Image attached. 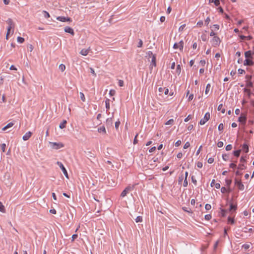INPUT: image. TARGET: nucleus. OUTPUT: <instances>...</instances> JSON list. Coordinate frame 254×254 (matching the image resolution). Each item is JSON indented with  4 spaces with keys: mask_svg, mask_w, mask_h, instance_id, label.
I'll list each match as a JSON object with an SVG mask.
<instances>
[{
    "mask_svg": "<svg viewBox=\"0 0 254 254\" xmlns=\"http://www.w3.org/2000/svg\"><path fill=\"white\" fill-rule=\"evenodd\" d=\"M116 94V91L115 90L112 89L109 92V94L111 96H114Z\"/></svg>",
    "mask_w": 254,
    "mask_h": 254,
    "instance_id": "obj_45",
    "label": "nucleus"
},
{
    "mask_svg": "<svg viewBox=\"0 0 254 254\" xmlns=\"http://www.w3.org/2000/svg\"><path fill=\"white\" fill-rule=\"evenodd\" d=\"M112 180V182H111L110 181L108 176H107V177L105 176L104 177H102L101 179L99 180L100 182H103V183L106 184L108 186H113L115 185V182L114 180Z\"/></svg>",
    "mask_w": 254,
    "mask_h": 254,
    "instance_id": "obj_1",
    "label": "nucleus"
},
{
    "mask_svg": "<svg viewBox=\"0 0 254 254\" xmlns=\"http://www.w3.org/2000/svg\"><path fill=\"white\" fill-rule=\"evenodd\" d=\"M43 12L44 13V16L45 18H47L50 17L49 13L48 12H47L46 11H43Z\"/></svg>",
    "mask_w": 254,
    "mask_h": 254,
    "instance_id": "obj_39",
    "label": "nucleus"
},
{
    "mask_svg": "<svg viewBox=\"0 0 254 254\" xmlns=\"http://www.w3.org/2000/svg\"><path fill=\"white\" fill-rule=\"evenodd\" d=\"M235 185L238 187V188L240 190H244V186L242 184L241 182V179H239L238 178H236L235 179Z\"/></svg>",
    "mask_w": 254,
    "mask_h": 254,
    "instance_id": "obj_2",
    "label": "nucleus"
},
{
    "mask_svg": "<svg viewBox=\"0 0 254 254\" xmlns=\"http://www.w3.org/2000/svg\"><path fill=\"white\" fill-rule=\"evenodd\" d=\"M242 247L245 250L248 249L250 248V245L249 244H244L243 245Z\"/></svg>",
    "mask_w": 254,
    "mask_h": 254,
    "instance_id": "obj_54",
    "label": "nucleus"
},
{
    "mask_svg": "<svg viewBox=\"0 0 254 254\" xmlns=\"http://www.w3.org/2000/svg\"><path fill=\"white\" fill-rule=\"evenodd\" d=\"M6 23L8 24V30L13 29L14 27V23H13L12 20L11 18H8L6 20Z\"/></svg>",
    "mask_w": 254,
    "mask_h": 254,
    "instance_id": "obj_7",
    "label": "nucleus"
},
{
    "mask_svg": "<svg viewBox=\"0 0 254 254\" xmlns=\"http://www.w3.org/2000/svg\"><path fill=\"white\" fill-rule=\"evenodd\" d=\"M90 72L94 76H96V73L94 71V70L93 68L92 67H90Z\"/></svg>",
    "mask_w": 254,
    "mask_h": 254,
    "instance_id": "obj_51",
    "label": "nucleus"
},
{
    "mask_svg": "<svg viewBox=\"0 0 254 254\" xmlns=\"http://www.w3.org/2000/svg\"><path fill=\"white\" fill-rule=\"evenodd\" d=\"M190 146V144L189 142H187L184 145V148L187 149Z\"/></svg>",
    "mask_w": 254,
    "mask_h": 254,
    "instance_id": "obj_50",
    "label": "nucleus"
},
{
    "mask_svg": "<svg viewBox=\"0 0 254 254\" xmlns=\"http://www.w3.org/2000/svg\"><path fill=\"white\" fill-rule=\"evenodd\" d=\"M59 69L62 71H64L65 69V66L63 64H61L59 65Z\"/></svg>",
    "mask_w": 254,
    "mask_h": 254,
    "instance_id": "obj_33",
    "label": "nucleus"
},
{
    "mask_svg": "<svg viewBox=\"0 0 254 254\" xmlns=\"http://www.w3.org/2000/svg\"><path fill=\"white\" fill-rule=\"evenodd\" d=\"M210 119L209 113H206L203 119H201L199 122V124L201 125H204L206 122H207Z\"/></svg>",
    "mask_w": 254,
    "mask_h": 254,
    "instance_id": "obj_4",
    "label": "nucleus"
},
{
    "mask_svg": "<svg viewBox=\"0 0 254 254\" xmlns=\"http://www.w3.org/2000/svg\"><path fill=\"white\" fill-rule=\"evenodd\" d=\"M120 125V122L119 121H118L115 123V127L116 129L118 128Z\"/></svg>",
    "mask_w": 254,
    "mask_h": 254,
    "instance_id": "obj_52",
    "label": "nucleus"
},
{
    "mask_svg": "<svg viewBox=\"0 0 254 254\" xmlns=\"http://www.w3.org/2000/svg\"><path fill=\"white\" fill-rule=\"evenodd\" d=\"M77 238V234H73L72 236V239H71V241L72 242H73L74 240L76 239Z\"/></svg>",
    "mask_w": 254,
    "mask_h": 254,
    "instance_id": "obj_56",
    "label": "nucleus"
},
{
    "mask_svg": "<svg viewBox=\"0 0 254 254\" xmlns=\"http://www.w3.org/2000/svg\"><path fill=\"white\" fill-rule=\"evenodd\" d=\"M80 97L81 100L82 101L84 102L85 101V98L84 95L82 92L80 93Z\"/></svg>",
    "mask_w": 254,
    "mask_h": 254,
    "instance_id": "obj_37",
    "label": "nucleus"
},
{
    "mask_svg": "<svg viewBox=\"0 0 254 254\" xmlns=\"http://www.w3.org/2000/svg\"><path fill=\"white\" fill-rule=\"evenodd\" d=\"M24 41V39L21 37H17V42L20 43H22Z\"/></svg>",
    "mask_w": 254,
    "mask_h": 254,
    "instance_id": "obj_35",
    "label": "nucleus"
},
{
    "mask_svg": "<svg viewBox=\"0 0 254 254\" xmlns=\"http://www.w3.org/2000/svg\"><path fill=\"white\" fill-rule=\"evenodd\" d=\"M205 208L206 209V210H209L211 208V206L209 204H206L205 205Z\"/></svg>",
    "mask_w": 254,
    "mask_h": 254,
    "instance_id": "obj_43",
    "label": "nucleus"
},
{
    "mask_svg": "<svg viewBox=\"0 0 254 254\" xmlns=\"http://www.w3.org/2000/svg\"><path fill=\"white\" fill-rule=\"evenodd\" d=\"M211 218V215L210 214H207L205 215V219L206 220H209Z\"/></svg>",
    "mask_w": 254,
    "mask_h": 254,
    "instance_id": "obj_46",
    "label": "nucleus"
},
{
    "mask_svg": "<svg viewBox=\"0 0 254 254\" xmlns=\"http://www.w3.org/2000/svg\"><path fill=\"white\" fill-rule=\"evenodd\" d=\"M129 192V191L126 189L122 192L121 194V197H124L127 195V194Z\"/></svg>",
    "mask_w": 254,
    "mask_h": 254,
    "instance_id": "obj_21",
    "label": "nucleus"
},
{
    "mask_svg": "<svg viewBox=\"0 0 254 254\" xmlns=\"http://www.w3.org/2000/svg\"><path fill=\"white\" fill-rule=\"evenodd\" d=\"M57 19L62 22H71L72 21L70 18L68 17H65L64 16H58L57 17Z\"/></svg>",
    "mask_w": 254,
    "mask_h": 254,
    "instance_id": "obj_6",
    "label": "nucleus"
},
{
    "mask_svg": "<svg viewBox=\"0 0 254 254\" xmlns=\"http://www.w3.org/2000/svg\"><path fill=\"white\" fill-rule=\"evenodd\" d=\"M90 51V48L87 49H82L81 50L80 54L83 56H86L88 54Z\"/></svg>",
    "mask_w": 254,
    "mask_h": 254,
    "instance_id": "obj_13",
    "label": "nucleus"
},
{
    "mask_svg": "<svg viewBox=\"0 0 254 254\" xmlns=\"http://www.w3.org/2000/svg\"><path fill=\"white\" fill-rule=\"evenodd\" d=\"M179 49L181 51H182L184 48V42L183 41L181 40L179 43Z\"/></svg>",
    "mask_w": 254,
    "mask_h": 254,
    "instance_id": "obj_28",
    "label": "nucleus"
},
{
    "mask_svg": "<svg viewBox=\"0 0 254 254\" xmlns=\"http://www.w3.org/2000/svg\"><path fill=\"white\" fill-rule=\"evenodd\" d=\"M199 63L202 66H204L206 63L205 60H202L200 61Z\"/></svg>",
    "mask_w": 254,
    "mask_h": 254,
    "instance_id": "obj_59",
    "label": "nucleus"
},
{
    "mask_svg": "<svg viewBox=\"0 0 254 254\" xmlns=\"http://www.w3.org/2000/svg\"><path fill=\"white\" fill-rule=\"evenodd\" d=\"M217 109L218 111H220L222 113H224L225 112V109L223 108L222 104H221L218 106Z\"/></svg>",
    "mask_w": 254,
    "mask_h": 254,
    "instance_id": "obj_23",
    "label": "nucleus"
},
{
    "mask_svg": "<svg viewBox=\"0 0 254 254\" xmlns=\"http://www.w3.org/2000/svg\"><path fill=\"white\" fill-rule=\"evenodd\" d=\"M237 208V204H234L233 203H231L230 205V208L228 210L229 211H232L233 210L235 211Z\"/></svg>",
    "mask_w": 254,
    "mask_h": 254,
    "instance_id": "obj_16",
    "label": "nucleus"
},
{
    "mask_svg": "<svg viewBox=\"0 0 254 254\" xmlns=\"http://www.w3.org/2000/svg\"><path fill=\"white\" fill-rule=\"evenodd\" d=\"M245 56L246 59H252V53L251 51L246 52Z\"/></svg>",
    "mask_w": 254,
    "mask_h": 254,
    "instance_id": "obj_15",
    "label": "nucleus"
},
{
    "mask_svg": "<svg viewBox=\"0 0 254 254\" xmlns=\"http://www.w3.org/2000/svg\"><path fill=\"white\" fill-rule=\"evenodd\" d=\"M227 190L225 187H222L221 189V192L224 193L227 191Z\"/></svg>",
    "mask_w": 254,
    "mask_h": 254,
    "instance_id": "obj_53",
    "label": "nucleus"
},
{
    "mask_svg": "<svg viewBox=\"0 0 254 254\" xmlns=\"http://www.w3.org/2000/svg\"><path fill=\"white\" fill-rule=\"evenodd\" d=\"M245 73V71L244 69L240 68L238 69V73L240 74H244Z\"/></svg>",
    "mask_w": 254,
    "mask_h": 254,
    "instance_id": "obj_48",
    "label": "nucleus"
},
{
    "mask_svg": "<svg viewBox=\"0 0 254 254\" xmlns=\"http://www.w3.org/2000/svg\"><path fill=\"white\" fill-rule=\"evenodd\" d=\"M181 141L180 140H179L175 143V146L178 147L181 144Z\"/></svg>",
    "mask_w": 254,
    "mask_h": 254,
    "instance_id": "obj_57",
    "label": "nucleus"
},
{
    "mask_svg": "<svg viewBox=\"0 0 254 254\" xmlns=\"http://www.w3.org/2000/svg\"><path fill=\"white\" fill-rule=\"evenodd\" d=\"M228 222H230L231 224H234V222H235L234 219L233 218H232L230 217H228Z\"/></svg>",
    "mask_w": 254,
    "mask_h": 254,
    "instance_id": "obj_47",
    "label": "nucleus"
},
{
    "mask_svg": "<svg viewBox=\"0 0 254 254\" xmlns=\"http://www.w3.org/2000/svg\"><path fill=\"white\" fill-rule=\"evenodd\" d=\"M212 42L213 46L216 47L219 45L220 43V40L218 37L214 36L212 39Z\"/></svg>",
    "mask_w": 254,
    "mask_h": 254,
    "instance_id": "obj_5",
    "label": "nucleus"
},
{
    "mask_svg": "<svg viewBox=\"0 0 254 254\" xmlns=\"http://www.w3.org/2000/svg\"><path fill=\"white\" fill-rule=\"evenodd\" d=\"M188 176H185V178L184 181L183 186L185 187H186L188 186V181H187V177Z\"/></svg>",
    "mask_w": 254,
    "mask_h": 254,
    "instance_id": "obj_36",
    "label": "nucleus"
},
{
    "mask_svg": "<svg viewBox=\"0 0 254 254\" xmlns=\"http://www.w3.org/2000/svg\"><path fill=\"white\" fill-rule=\"evenodd\" d=\"M136 222H141L142 221V217L140 216H138L135 219Z\"/></svg>",
    "mask_w": 254,
    "mask_h": 254,
    "instance_id": "obj_34",
    "label": "nucleus"
},
{
    "mask_svg": "<svg viewBox=\"0 0 254 254\" xmlns=\"http://www.w3.org/2000/svg\"><path fill=\"white\" fill-rule=\"evenodd\" d=\"M238 121L242 124H245L247 121L246 116L242 114L241 116L239 118Z\"/></svg>",
    "mask_w": 254,
    "mask_h": 254,
    "instance_id": "obj_8",
    "label": "nucleus"
},
{
    "mask_svg": "<svg viewBox=\"0 0 254 254\" xmlns=\"http://www.w3.org/2000/svg\"><path fill=\"white\" fill-rule=\"evenodd\" d=\"M186 26V25L185 24H183L182 25H181L180 27H179V30L180 31H182L183 30L184 28Z\"/></svg>",
    "mask_w": 254,
    "mask_h": 254,
    "instance_id": "obj_62",
    "label": "nucleus"
},
{
    "mask_svg": "<svg viewBox=\"0 0 254 254\" xmlns=\"http://www.w3.org/2000/svg\"><path fill=\"white\" fill-rule=\"evenodd\" d=\"M181 66L180 64H178L177 65L176 72L178 75H179L181 73Z\"/></svg>",
    "mask_w": 254,
    "mask_h": 254,
    "instance_id": "obj_30",
    "label": "nucleus"
},
{
    "mask_svg": "<svg viewBox=\"0 0 254 254\" xmlns=\"http://www.w3.org/2000/svg\"><path fill=\"white\" fill-rule=\"evenodd\" d=\"M217 146L218 147H222L223 146V142L222 141H219L217 143Z\"/></svg>",
    "mask_w": 254,
    "mask_h": 254,
    "instance_id": "obj_55",
    "label": "nucleus"
},
{
    "mask_svg": "<svg viewBox=\"0 0 254 254\" xmlns=\"http://www.w3.org/2000/svg\"><path fill=\"white\" fill-rule=\"evenodd\" d=\"M245 77L247 80L250 81L252 77L251 75H247Z\"/></svg>",
    "mask_w": 254,
    "mask_h": 254,
    "instance_id": "obj_64",
    "label": "nucleus"
},
{
    "mask_svg": "<svg viewBox=\"0 0 254 254\" xmlns=\"http://www.w3.org/2000/svg\"><path fill=\"white\" fill-rule=\"evenodd\" d=\"M232 146L231 144L227 145L225 148V149L227 151H230L232 149Z\"/></svg>",
    "mask_w": 254,
    "mask_h": 254,
    "instance_id": "obj_41",
    "label": "nucleus"
},
{
    "mask_svg": "<svg viewBox=\"0 0 254 254\" xmlns=\"http://www.w3.org/2000/svg\"><path fill=\"white\" fill-rule=\"evenodd\" d=\"M183 209L184 211H185L186 212H191L190 209L189 208L186 207H183Z\"/></svg>",
    "mask_w": 254,
    "mask_h": 254,
    "instance_id": "obj_44",
    "label": "nucleus"
},
{
    "mask_svg": "<svg viewBox=\"0 0 254 254\" xmlns=\"http://www.w3.org/2000/svg\"><path fill=\"white\" fill-rule=\"evenodd\" d=\"M173 48H174V49H176L179 48V43H175L174 44Z\"/></svg>",
    "mask_w": 254,
    "mask_h": 254,
    "instance_id": "obj_58",
    "label": "nucleus"
},
{
    "mask_svg": "<svg viewBox=\"0 0 254 254\" xmlns=\"http://www.w3.org/2000/svg\"><path fill=\"white\" fill-rule=\"evenodd\" d=\"M98 131L99 132H103L104 134L106 133L105 127L104 126L98 128Z\"/></svg>",
    "mask_w": 254,
    "mask_h": 254,
    "instance_id": "obj_20",
    "label": "nucleus"
},
{
    "mask_svg": "<svg viewBox=\"0 0 254 254\" xmlns=\"http://www.w3.org/2000/svg\"><path fill=\"white\" fill-rule=\"evenodd\" d=\"M191 181L195 185H196L197 181L194 176H191Z\"/></svg>",
    "mask_w": 254,
    "mask_h": 254,
    "instance_id": "obj_42",
    "label": "nucleus"
},
{
    "mask_svg": "<svg viewBox=\"0 0 254 254\" xmlns=\"http://www.w3.org/2000/svg\"><path fill=\"white\" fill-rule=\"evenodd\" d=\"M105 105H106V108L107 109V110H109V109H110V100L109 99H107L106 100Z\"/></svg>",
    "mask_w": 254,
    "mask_h": 254,
    "instance_id": "obj_25",
    "label": "nucleus"
},
{
    "mask_svg": "<svg viewBox=\"0 0 254 254\" xmlns=\"http://www.w3.org/2000/svg\"><path fill=\"white\" fill-rule=\"evenodd\" d=\"M5 147H6V145L4 143H2L1 145V150H2V152H5Z\"/></svg>",
    "mask_w": 254,
    "mask_h": 254,
    "instance_id": "obj_49",
    "label": "nucleus"
},
{
    "mask_svg": "<svg viewBox=\"0 0 254 254\" xmlns=\"http://www.w3.org/2000/svg\"><path fill=\"white\" fill-rule=\"evenodd\" d=\"M113 120L112 118H108L106 120V125L108 126H112Z\"/></svg>",
    "mask_w": 254,
    "mask_h": 254,
    "instance_id": "obj_18",
    "label": "nucleus"
},
{
    "mask_svg": "<svg viewBox=\"0 0 254 254\" xmlns=\"http://www.w3.org/2000/svg\"><path fill=\"white\" fill-rule=\"evenodd\" d=\"M221 215L222 217H225L226 215V213L227 212L228 210L222 209L221 210Z\"/></svg>",
    "mask_w": 254,
    "mask_h": 254,
    "instance_id": "obj_38",
    "label": "nucleus"
},
{
    "mask_svg": "<svg viewBox=\"0 0 254 254\" xmlns=\"http://www.w3.org/2000/svg\"><path fill=\"white\" fill-rule=\"evenodd\" d=\"M14 124L12 123V122H10L9 123H8L6 126H5V127H4L2 128V130H3V131H5L7 129L13 126Z\"/></svg>",
    "mask_w": 254,
    "mask_h": 254,
    "instance_id": "obj_14",
    "label": "nucleus"
},
{
    "mask_svg": "<svg viewBox=\"0 0 254 254\" xmlns=\"http://www.w3.org/2000/svg\"><path fill=\"white\" fill-rule=\"evenodd\" d=\"M213 161H214V159L212 158H209L207 161L208 163L209 164L212 163L213 162Z\"/></svg>",
    "mask_w": 254,
    "mask_h": 254,
    "instance_id": "obj_61",
    "label": "nucleus"
},
{
    "mask_svg": "<svg viewBox=\"0 0 254 254\" xmlns=\"http://www.w3.org/2000/svg\"><path fill=\"white\" fill-rule=\"evenodd\" d=\"M119 85L120 86V87H122L124 86V81L123 80H120L119 81Z\"/></svg>",
    "mask_w": 254,
    "mask_h": 254,
    "instance_id": "obj_60",
    "label": "nucleus"
},
{
    "mask_svg": "<svg viewBox=\"0 0 254 254\" xmlns=\"http://www.w3.org/2000/svg\"><path fill=\"white\" fill-rule=\"evenodd\" d=\"M50 144H51V147L54 149H58L64 146V144L62 143L50 142Z\"/></svg>",
    "mask_w": 254,
    "mask_h": 254,
    "instance_id": "obj_3",
    "label": "nucleus"
},
{
    "mask_svg": "<svg viewBox=\"0 0 254 254\" xmlns=\"http://www.w3.org/2000/svg\"><path fill=\"white\" fill-rule=\"evenodd\" d=\"M241 153V150H238L234 151V155L236 157H239Z\"/></svg>",
    "mask_w": 254,
    "mask_h": 254,
    "instance_id": "obj_32",
    "label": "nucleus"
},
{
    "mask_svg": "<svg viewBox=\"0 0 254 254\" xmlns=\"http://www.w3.org/2000/svg\"><path fill=\"white\" fill-rule=\"evenodd\" d=\"M242 149H243V150L245 153H248L249 152V146L247 144H244L243 145Z\"/></svg>",
    "mask_w": 254,
    "mask_h": 254,
    "instance_id": "obj_19",
    "label": "nucleus"
},
{
    "mask_svg": "<svg viewBox=\"0 0 254 254\" xmlns=\"http://www.w3.org/2000/svg\"><path fill=\"white\" fill-rule=\"evenodd\" d=\"M246 86L249 87H252L253 86V82L250 80H247L246 81Z\"/></svg>",
    "mask_w": 254,
    "mask_h": 254,
    "instance_id": "obj_29",
    "label": "nucleus"
},
{
    "mask_svg": "<svg viewBox=\"0 0 254 254\" xmlns=\"http://www.w3.org/2000/svg\"><path fill=\"white\" fill-rule=\"evenodd\" d=\"M254 62L251 60V59H246L244 62L245 65L251 66L254 64Z\"/></svg>",
    "mask_w": 254,
    "mask_h": 254,
    "instance_id": "obj_10",
    "label": "nucleus"
},
{
    "mask_svg": "<svg viewBox=\"0 0 254 254\" xmlns=\"http://www.w3.org/2000/svg\"><path fill=\"white\" fill-rule=\"evenodd\" d=\"M67 123L66 120H64L62 123H61L59 126L60 128L63 129L65 127V125Z\"/></svg>",
    "mask_w": 254,
    "mask_h": 254,
    "instance_id": "obj_22",
    "label": "nucleus"
},
{
    "mask_svg": "<svg viewBox=\"0 0 254 254\" xmlns=\"http://www.w3.org/2000/svg\"><path fill=\"white\" fill-rule=\"evenodd\" d=\"M218 129L220 131H221L224 129V126L222 123L219 124V125L218 126Z\"/></svg>",
    "mask_w": 254,
    "mask_h": 254,
    "instance_id": "obj_40",
    "label": "nucleus"
},
{
    "mask_svg": "<svg viewBox=\"0 0 254 254\" xmlns=\"http://www.w3.org/2000/svg\"><path fill=\"white\" fill-rule=\"evenodd\" d=\"M64 30L65 32L71 34L72 35H74V32L73 29H72L70 27L66 26L64 28Z\"/></svg>",
    "mask_w": 254,
    "mask_h": 254,
    "instance_id": "obj_11",
    "label": "nucleus"
},
{
    "mask_svg": "<svg viewBox=\"0 0 254 254\" xmlns=\"http://www.w3.org/2000/svg\"><path fill=\"white\" fill-rule=\"evenodd\" d=\"M174 121L173 119H170L166 123V125H172L174 124Z\"/></svg>",
    "mask_w": 254,
    "mask_h": 254,
    "instance_id": "obj_31",
    "label": "nucleus"
},
{
    "mask_svg": "<svg viewBox=\"0 0 254 254\" xmlns=\"http://www.w3.org/2000/svg\"><path fill=\"white\" fill-rule=\"evenodd\" d=\"M138 184L135 183L133 185H129L127 187H126L125 189H127L129 192L132 190L134 188V187L137 185Z\"/></svg>",
    "mask_w": 254,
    "mask_h": 254,
    "instance_id": "obj_17",
    "label": "nucleus"
},
{
    "mask_svg": "<svg viewBox=\"0 0 254 254\" xmlns=\"http://www.w3.org/2000/svg\"><path fill=\"white\" fill-rule=\"evenodd\" d=\"M214 3L216 6H218L220 4V0H215Z\"/></svg>",
    "mask_w": 254,
    "mask_h": 254,
    "instance_id": "obj_63",
    "label": "nucleus"
},
{
    "mask_svg": "<svg viewBox=\"0 0 254 254\" xmlns=\"http://www.w3.org/2000/svg\"><path fill=\"white\" fill-rule=\"evenodd\" d=\"M31 135L32 132L31 131H28L23 136L22 138L25 141L27 140L31 137Z\"/></svg>",
    "mask_w": 254,
    "mask_h": 254,
    "instance_id": "obj_12",
    "label": "nucleus"
},
{
    "mask_svg": "<svg viewBox=\"0 0 254 254\" xmlns=\"http://www.w3.org/2000/svg\"><path fill=\"white\" fill-rule=\"evenodd\" d=\"M152 65L155 66H156V57L155 55H153L151 59V64Z\"/></svg>",
    "mask_w": 254,
    "mask_h": 254,
    "instance_id": "obj_24",
    "label": "nucleus"
},
{
    "mask_svg": "<svg viewBox=\"0 0 254 254\" xmlns=\"http://www.w3.org/2000/svg\"><path fill=\"white\" fill-rule=\"evenodd\" d=\"M0 211L3 213L5 212V209L4 205L0 201Z\"/></svg>",
    "mask_w": 254,
    "mask_h": 254,
    "instance_id": "obj_26",
    "label": "nucleus"
},
{
    "mask_svg": "<svg viewBox=\"0 0 254 254\" xmlns=\"http://www.w3.org/2000/svg\"><path fill=\"white\" fill-rule=\"evenodd\" d=\"M210 87H211L210 84H209V83L207 84L206 85V87L205 91V93L206 94H207L208 93V92H209Z\"/></svg>",
    "mask_w": 254,
    "mask_h": 254,
    "instance_id": "obj_27",
    "label": "nucleus"
},
{
    "mask_svg": "<svg viewBox=\"0 0 254 254\" xmlns=\"http://www.w3.org/2000/svg\"><path fill=\"white\" fill-rule=\"evenodd\" d=\"M57 163L58 165V166L60 167V168L63 171V173L64 174V175H68L67 174V172L66 171V170L65 169V168L63 164L61 162H57Z\"/></svg>",
    "mask_w": 254,
    "mask_h": 254,
    "instance_id": "obj_9",
    "label": "nucleus"
}]
</instances>
